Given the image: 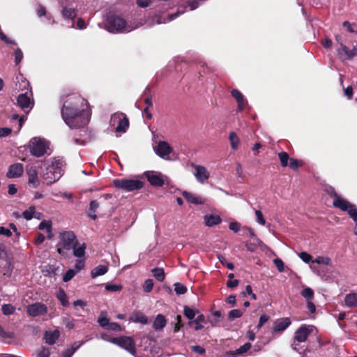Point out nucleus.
Listing matches in <instances>:
<instances>
[{
    "label": "nucleus",
    "instance_id": "6e6552de",
    "mask_svg": "<svg viewBox=\"0 0 357 357\" xmlns=\"http://www.w3.org/2000/svg\"><path fill=\"white\" fill-rule=\"evenodd\" d=\"M315 327L312 325H302L294 333V343L292 344L293 349L297 351L296 342L301 343L307 340L309 335L312 333Z\"/></svg>",
    "mask_w": 357,
    "mask_h": 357
},
{
    "label": "nucleus",
    "instance_id": "49530a36",
    "mask_svg": "<svg viewBox=\"0 0 357 357\" xmlns=\"http://www.w3.org/2000/svg\"><path fill=\"white\" fill-rule=\"evenodd\" d=\"M174 291L176 294L181 295L187 291V288L183 284L177 282L174 284Z\"/></svg>",
    "mask_w": 357,
    "mask_h": 357
},
{
    "label": "nucleus",
    "instance_id": "c03bdc74",
    "mask_svg": "<svg viewBox=\"0 0 357 357\" xmlns=\"http://www.w3.org/2000/svg\"><path fill=\"white\" fill-rule=\"evenodd\" d=\"M2 312L5 315H10L14 313L15 307L10 304H4L2 305Z\"/></svg>",
    "mask_w": 357,
    "mask_h": 357
},
{
    "label": "nucleus",
    "instance_id": "2f4dec72",
    "mask_svg": "<svg viewBox=\"0 0 357 357\" xmlns=\"http://www.w3.org/2000/svg\"><path fill=\"white\" fill-rule=\"evenodd\" d=\"M229 139L230 142L231 147L233 150H236L238 148L240 143L239 138L236 132H231L229 133Z\"/></svg>",
    "mask_w": 357,
    "mask_h": 357
},
{
    "label": "nucleus",
    "instance_id": "bf43d9fd",
    "mask_svg": "<svg viewBox=\"0 0 357 357\" xmlns=\"http://www.w3.org/2000/svg\"><path fill=\"white\" fill-rule=\"evenodd\" d=\"M273 262H274L275 265L276 266L279 272L282 273L284 271V264L280 259L276 258L274 259Z\"/></svg>",
    "mask_w": 357,
    "mask_h": 357
},
{
    "label": "nucleus",
    "instance_id": "f03ea898",
    "mask_svg": "<svg viewBox=\"0 0 357 357\" xmlns=\"http://www.w3.org/2000/svg\"><path fill=\"white\" fill-rule=\"evenodd\" d=\"M65 162L59 158H54L43 173V178L47 184L51 185L58 181L63 174Z\"/></svg>",
    "mask_w": 357,
    "mask_h": 357
},
{
    "label": "nucleus",
    "instance_id": "f704fd0d",
    "mask_svg": "<svg viewBox=\"0 0 357 357\" xmlns=\"http://www.w3.org/2000/svg\"><path fill=\"white\" fill-rule=\"evenodd\" d=\"M215 71V69L214 67L208 66L203 63L200 64L199 68L198 69V74L199 77H202L203 75L207 74L208 73H214Z\"/></svg>",
    "mask_w": 357,
    "mask_h": 357
},
{
    "label": "nucleus",
    "instance_id": "6e6d98bb",
    "mask_svg": "<svg viewBox=\"0 0 357 357\" xmlns=\"http://www.w3.org/2000/svg\"><path fill=\"white\" fill-rule=\"evenodd\" d=\"M106 329L113 331H122L121 326L116 322H109Z\"/></svg>",
    "mask_w": 357,
    "mask_h": 357
},
{
    "label": "nucleus",
    "instance_id": "b1692460",
    "mask_svg": "<svg viewBox=\"0 0 357 357\" xmlns=\"http://www.w3.org/2000/svg\"><path fill=\"white\" fill-rule=\"evenodd\" d=\"M222 220L219 215H206L204 216V222L208 227H213L221 223Z\"/></svg>",
    "mask_w": 357,
    "mask_h": 357
},
{
    "label": "nucleus",
    "instance_id": "6ab92c4d",
    "mask_svg": "<svg viewBox=\"0 0 357 357\" xmlns=\"http://www.w3.org/2000/svg\"><path fill=\"white\" fill-rule=\"evenodd\" d=\"M182 195L188 202L195 205L204 204L205 202V199L202 197L187 191H183Z\"/></svg>",
    "mask_w": 357,
    "mask_h": 357
},
{
    "label": "nucleus",
    "instance_id": "052dcab7",
    "mask_svg": "<svg viewBox=\"0 0 357 357\" xmlns=\"http://www.w3.org/2000/svg\"><path fill=\"white\" fill-rule=\"evenodd\" d=\"M255 215L257 222L261 225H264L266 224V220L264 219L262 213L259 210H256Z\"/></svg>",
    "mask_w": 357,
    "mask_h": 357
},
{
    "label": "nucleus",
    "instance_id": "72a5a7b5",
    "mask_svg": "<svg viewBox=\"0 0 357 357\" xmlns=\"http://www.w3.org/2000/svg\"><path fill=\"white\" fill-rule=\"evenodd\" d=\"M221 317V312L218 310L212 313V317L210 318L209 321L213 327H215L219 325Z\"/></svg>",
    "mask_w": 357,
    "mask_h": 357
},
{
    "label": "nucleus",
    "instance_id": "ea45409f",
    "mask_svg": "<svg viewBox=\"0 0 357 357\" xmlns=\"http://www.w3.org/2000/svg\"><path fill=\"white\" fill-rule=\"evenodd\" d=\"M312 263H316L318 264H324L327 266L331 265V259L328 257L319 256L312 261Z\"/></svg>",
    "mask_w": 357,
    "mask_h": 357
},
{
    "label": "nucleus",
    "instance_id": "f3484780",
    "mask_svg": "<svg viewBox=\"0 0 357 357\" xmlns=\"http://www.w3.org/2000/svg\"><path fill=\"white\" fill-rule=\"evenodd\" d=\"M23 172V165L21 163H15L9 167L7 176L8 178H17L22 175Z\"/></svg>",
    "mask_w": 357,
    "mask_h": 357
},
{
    "label": "nucleus",
    "instance_id": "473e14b6",
    "mask_svg": "<svg viewBox=\"0 0 357 357\" xmlns=\"http://www.w3.org/2000/svg\"><path fill=\"white\" fill-rule=\"evenodd\" d=\"M151 272L157 280H158L159 282L164 281L165 278V274L163 268H155L151 270Z\"/></svg>",
    "mask_w": 357,
    "mask_h": 357
},
{
    "label": "nucleus",
    "instance_id": "3c124183",
    "mask_svg": "<svg viewBox=\"0 0 357 357\" xmlns=\"http://www.w3.org/2000/svg\"><path fill=\"white\" fill-rule=\"evenodd\" d=\"M153 287V282L151 279L146 280L143 285L144 291L149 293L152 291Z\"/></svg>",
    "mask_w": 357,
    "mask_h": 357
},
{
    "label": "nucleus",
    "instance_id": "0eeeda50",
    "mask_svg": "<svg viewBox=\"0 0 357 357\" xmlns=\"http://www.w3.org/2000/svg\"><path fill=\"white\" fill-rule=\"evenodd\" d=\"M109 124L116 132H126L129 127V120L124 113L118 112L111 116Z\"/></svg>",
    "mask_w": 357,
    "mask_h": 357
},
{
    "label": "nucleus",
    "instance_id": "a211bd4d",
    "mask_svg": "<svg viewBox=\"0 0 357 357\" xmlns=\"http://www.w3.org/2000/svg\"><path fill=\"white\" fill-rule=\"evenodd\" d=\"M289 318H282L277 319L273 324V331L275 333L282 332L291 324Z\"/></svg>",
    "mask_w": 357,
    "mask_h": 357
},
{
    "label": "nucleus",
    "instance_id": "4be33fe9",
    "mask_svg": "<svg viewBox=\"0 0 357 357\" xmlns=\"http://www.w3.org/2000/svg\"><path fill=\"white\" fill-rule=\"evenodd\" d=\"M60 333L58 330L53 331H47L45 333V340L46 343L49 344H53L56 342V340L59 338Z\"/></svg>",
    "mask_w": 357,
    "mask_h": 357
},
{
    "label": "nucleus",
    "instance_id": "aec40b11",
    "mask_svg": "<svg viewBox=\"0 0 357 357\" xmlns=\"http://www.w3.org/2000/svg\"><path fill=\"white\" fill-rule=\"evenodd\" d=\"M231 95L238 103L237 112H241L248 105V101L240 91H231Z\"/></svg>",
    "mask_w": 357,
    "mask_h": 357
},
{
    "label": "nucleus",
    "instance_id": "1a4fd4ad",
    "mask_svg": "<svg viewBox=\"0 0 357 357\" xmlns=\"http://www.w3.org/2000/svg\"><path fill=\"white\" fill-rule=\"evenodd\" d=\"M109 342L126 349L133 356L136 354L135 342L130 337L121 336L119 337H114L112 338Z\"/></svg>",
    "mask_w": 357,
    "mask_h": 357
},
{
    "label": "nucleus",
    "instance_id": "338daca9",
    "mask_svg": "<svg viewBox=\"0 0 357 357\" xmlns=\"http://www.w3.org/2000/svg\"><path fill=\"white\" fill-rule=\"evenodd\" d=\"M12 132V129L10 128H0V138L8 136Z\"/></svg>",
    "mask_w": 357,
    "mask_h": 357
},
{
    "label": "nucleus",
    "instance_id": "f8f14e48",
    "mask_svg": "<svg viewBox=\"0 0 357 357\" xmlns=\"http://www.w3.org/2000/svg\"><path fill=\"white\" fill-rule=\"evenodd\" d=\"M148 181L153 186L161 187L164 185L167 177L160 172L148 171L144 173Z\"/></svg>",
    "mask_w": 357,
    "mask_h": 357
},
{
    "label": "nucleus",
    "instance_id": "c756f323",
    "mask_svg": "<svg viewBox=\"0 0 357 357\" xmlns=\"http://www.w3.org/2000/svg\"><path fill=\"white\" fill-rule=\"evenodd\" d=\"M205 321V317L203 314H199L195 320L190 321L189 325L195 324V330L199 331L204 328V326L201 323Z\"/></svg>",
    "mask_w": 357,
    "mask_h": 357
},
{
    "label": "nucleus",
    "instance_id": "20e7f679",
    "mask_svg": "<svg viewBox=\"0 0 357 357\" xmlns=\"http://www.w3.org/2000/svg\"><path fill=\"white\" fill-rule=\"evenodd\" d=\"M333 204L335 207L338 208L343 211L348 212L350 217L356 222L354 234L357 235V208L355 207V206L339 196H336V198L334 199Z\"/></svg>",
    "mask_w": 357,
    "mask_h": 357
},
{
    "label": "nucleus",
    "instance_id": "5fc2aeb1",
    "mask_svg": "<svg viewBox=\"0 0 357 357\" xmlns=\"http://www.w3.org/2000/svg\"><path fill=\"white\" fill-rule=\"evenodd\" d=\"M15 54V65L17 66L22 60V59H23V53H22V50L20 48H17L15 51V54Z\"/></svg>",
    "mask_w": 357,
    "mask_h": 357
},
{
    "label": "nucleus",
    "instance_id": "5701e85b",
    "mask_svg": "<svg viewBox=\"0 0 357 357\" xmlns=\"http://www.w3.org/2000/svg\"><path fill=\"white\" fill-rule=\"evenodd\" d=\"M62 17L66 20H74L77 17V11L75 8L65 6L61 11Z\"/></svg>",
    "mask_w": 357,
    "mask_h": 357
},
{
    "label": "nucleus",
    "instance_id": "13d9d810",
    "mask_svg": "<svg viewBox=\"0 0 357 357\" xmlns=\"http://www.w3.org/2000/svg\"><path fill=\"white\" fill-rule=\"evenodd\" d=\"M298 256L305 263H309L312 261V256L306 252H300Z\"/></svg>",
    "mask_w": 357,
    "mask_h": 357
},
{
    "label": "nucleus",
    "instance_id": "393cba45",
    "mask_svg": "<svg viewBox=\"0 0 357 357\" xmlns=\"http://www.w3.org/2000/svg\"><path fill=\"white\" fill-rule=\"evenodd\" d=\"M167 324V320L165 317L161 314H159L156 316L153 323V328L156 330H162Z\"/></svg>",
    "mask_w": 357,
    "mask_h": 357
},
{
    "label": "nucleus",
    "instance_id": "f257e3e1",
    "mask_svg": "<svg viewBox=\"0 0 357 357\" xmlns=\"http://www.w3.org/2000/svg\"><path fill=\"white\" fill-rule=\"evenodd\" d=\"M61 116L70 128L86 126L91 119V110L86 100L77 93L67 91L61 96Z\"/></svg>",
    "mask_w": 357,
    "mask_h": 357
},
{
    "label": "nucleus",
    "instance_id": "a19ab883",
    "mask_svg": "<svg viewBox=\"0 0 357 357\" xmlns=\"http://www.w3.org/2000/svg\"><path fill=\"white\" fill-rule=\"evenodd\" d=\"M86 245L85 243H82L78 248H76V245L73 248V255L77 257H82L85 254Z\"/></svg>",
    "mask_w": 357,
    "mask_h": 357
},
{
    "label": "nucleus",
    "instance_id": "412c9836",
    "mask_svg": "<svg viewBox=\"0 0 357 357\" xmlns=\"http://www.w3.org/2000/svg\"><path fill=\"white\" fill-rule=\"evenodd\" d=\"M341 50L344 54L345 59H351L357 56V44L354 45L352 50H349L347 46L341 43Z\"/></svg>",
    "mask_w": 357,
    "mask_h": 357
},
{
    "label": "nucleus",
    "instance_id": "4468645a",
    "mask_svg": "<svg viewBox=\"0 0 357 357\" xmlns=\"http://www.w3.org/2000/svg\"><path fill=\"white\" fill-rule=\"evenodd\" d=\"M47 307L45 304L36 303L27 307V312L31 317H36L46 314Z\"/></svg>",
    "mask_w": 357,
    "mask_h": 357
},
{
    "label": "nucleus",
    "instance_id": "39448f33",
    "mask_svg": "<svg viewBox=\"0 0 357 357\" xmlns=\"http://www.w3.org/2000/svg\"><path fill=\"white\" fill-rule=\"evenodd\" d=\"M107 29L110 33L129 32L132 30L130 26H126V22L122 17L112 15L107 18Z\"/></svg>",
    "mask_w": 357,
    "mask_h": 357
},
{
    "label": "nucleus",
    "instance_id": "a18cd8bd",
    "mask_svg": "<svg viewBox=\"0 0 357 357\" xmlns=\"http://www.w3.org/2000/svg\"><path fill=\"white\" fill-rule=\"evenodd\" d=\"M303 165V162L301 160L290 158L288 163V166L294 170H296L300 166Z\"/></svg>",
    "mask_w": 357,
    "mask_h": 357
},
{
    "label": "nucleus",
    "instance_id": "8fccbe9b",
    "mask_svg": "<svg viewBox=\"0 0 357 357\" xmlns=\"http://www.w3.org/2000/svg\"><path fill=\"white\" fill-rule=\"evenodd\" d=\"M63 324L66 326L68 329H72L74 328V319L70 317H64L62 319Z\"/></svg>",
    "mask_w": 357,
    "mask_h": 357
},
{
    "label": "nucleus",
    "instance_id": "c85d7f7f",
    "mask_svg": "<svg viewBox=\"0 0 357 357\" xmlns=\"http://www.w3.org/2000/svg\"><path fill=\"white\" fill-rule=\"evenodd\" d=\"M107 271L108 268L107 266L99 265L91 271V275L93 278H96L98 276L103 275Z\"/></svg>",
    "mask_w": 357,
    "mask_h": 357
},
{
    "label": "nucleus",
    "instance_id": "9b49d317",
    "mask_svg": "<svg viewBox=\"0 0 357 357\" xmlns=\"http://www.w3.org/2000/svg\"><path fill=\"white\" fill-rule=\"evenodd\" d=\"M17 105L24 111H30L34 105L32 91H27L17 96Z\"/></svg>",
    "mask_w": 357,
    "mask_h": 357
},
{
    "label": "nucleus",
    "instance_id": "4c0bfd02",
    "mask_svg": "<svg viewBox=\"0 0 357 357\" xmlns=\"http://www.w3.org/2000/svg\"><path fill=\"white\" fill-rule=\"evenodd\" d=\"M98 322L100 324V326L106 329L109 324V319L106 317V312H101L100 315L99 316L98 319Z\"/></svg>",
    "mask_w": 357,
    "mask_h": 357
},
{
    "label": "nucleus",
    "instance_id": "ddd939ff",
    "mask_svg": "<svg viewBox=\"0 0 357 357\" xmlns=\"http://www.w3.org/2000/svg\"><path fill=\"white\" fill-rule=\"evenodd\" d=\"M153 150L159 157L165 160L169 159V155L173 151L170 145L165 141H160L158 144L153 147Z\"/></svg>",
    "mask_w": 357,
    "mask_h": 357
},
{
    "label": "nucleus",
    "instance_id": "37998d69",
    "mask_svg": "<svg viewBox=\"0 0 357 357\" xmlns=\"http://www.w3.org/2000/svg\"><path fill=\"white\" fill-rule=\"evenodd\" d=\"M301 294L303 297H304L307 301H310L314 296V291L310 287H305Z\"/></svg>",
    "mask_w": 357,
    "mask_h": 357
},
{
    "label": "nucleus",
    "instance_id": "69168bd1",
    "mask_svg": "<svg viewBox=\"0 0 357 357\" xmlns=\"http://www.w3.org/2000/svg\"><path fill=\"white\" fill-rule=\"evenodd\" d=\"M36 13L38 17L45 16L47 15L46 8L40 4L37 8Z\"/></svg>",
    "mask_w": 357,
    "mask_h": 357
},
{
    "label": "nucleus",
    "instance_id": "7c9ffc66",
    "mask_svg": "<svg viewBox=\"0 0 357 357\" xmlns=\"http://www.w3.org/2000/svg\"><path fill=\"white\" fill-rule=\"evenodd\" d=\"M16 85L18 86V89H29L30 87L29 82L22 75L17 77Z\"/></svg>",
    "mask_w": 357,
    "mask_h": 357
},
{
    "label": "nucleus",
    "instance_id": "dca6fc26",
    "mask_svg": "<svg viewBox=\"0 0 357 357\" xmlns=\"http://www.w3.org/2000/svg\"><path fill=\"white\" fill-rule=\"evenodd\" d=\"M192 165L195 169L194 176H195L197 181L200 183H204L210 176V173L208 172V171L204 166L196 165L194 164H192Z\"/></svg>",
    "mask_w": 357,
    "mask_h": 357
},
{
    "label": "nucleus",
    "instance_id": "0e129e2a",
    "mask_svg": "<svg viewBox=\"0 0 357 357\" xmlns=\"http://www.w3.org/2000/svg\"><path fill=\"white\" fill-rule=\"evenodd\" d=\"M321 43L323 45V47L326 49H330L332 47L333 45L332 40L328 37H326L324 40H322Z\"/></svg>",
    "mask_w": 357,
    "mask_h": 357
},
{
    "label": "nucleus",
    "instance_id": "9d476101",
    "mask_svg": "<svg viewBox=\"0 0 357 357\" xmlns=\"http://www.w3.org/2000/svg\"><path fill=\"white\" fill-rule=\"evenodd\" d=\"M30 152L36 157L43 155L47 151V144L40 138L34 137L29 142Z\"/></svg>",
    "mask_w": 357,
    "mask_h": 357
},
{
    "label": "nucleus",
    "instance_id": "864d4df0",
    "mask_svg": "<svg viewBox=\"0 0 357 357\" xmlns=\"http://www.w3.org/2000/svg\"><path fill=\"white\" fill-rule=\"evenodd\" d=\"M39 229H46L47 232H51L52 224L50 221L43 220L42 221L39 226Z\"/></svg>",
    "mask_w": 357,
    "mask_h": 357
},
{
    "label": "nucleus",
    "instance_id": "603ef678",
    "mask_svg": "<svg viewBox=\"0 0 357 357\" xmlns=\"http://www.w3.org/2000/svg\"><path fill=\"white\" fill-rule=\"evenodd\" d=\"M77 273V272L74 269H69L67 271V272L64 274L63 277V280L64 282H68L70 281Z\"/></svg>",
    "mask_w": 357,
    "mask_h": 357
},
{
    "label": "nucleus",
    "instance_id": "bb28decb",
    "mask_svg": "<svg viewBox=\"0 0 357 357\" xmlns=\"http://www.w3.org/2000/svg\"><path fill=\"white\" fill-rule=\"evenodd\" d=\"M130 320L135 323H141L143 324H148L147 317L140 312H133L130 317Z\"/></svg>",
    "mask_w": 357,
    "mask_h": 357
},
{
    "label": "nucleus",
    "instance_id": "cd10ccee",
    "mask_svg": "<svg viewBox=\"0 0 357 357\" xmlns=\"http://www.w3.org/2000/svg\"><path fill=\"white\" fill-rule=\"evenodd\" d=\"M98 207L99 203L96 200H93L90 202L87 214L91 219L96 220L97 218L96 213Z\"/></svg>",
    "mask_w": 357,
    "mask_h": 357
},
{
    "label": "nucleus",
    "instance_id": "4d7b16f0",
    "mask_svg": "<svg viewBox=\"0 0 357 357\" xmlns=\"http://www.w3.org/2000/svg\"><path fill=\"white\" fill-rule=\"evenodd\" d=\"M251 347L250 343H245L243 346L240 347L236 351V354H243L248 351Z\"/></svg>",
    "mask_w": 357,
    "mask_h": 357
},
{
    "label": "nucleus",
    "instance_id": "de8ad7c7",
    "mask_svg": "<svg viewBox=\"0 0 357 357\" xmlns=\"http://www.w3.org/2000/svg\"><path fill=\"white\" fill-rule=\"evenodd\" d=\"M243 314V312H242L241 310H238V309H234V310H231L229 314H228V318L230 319V320H233L236 318H239L241 317Z\"/></svg>",
    "mask_w": 357,
    "mask_h": 357
},
{
    "label": "nucleus",
    "instance_id": "e2e57ef3",
    "mask_svg": "<svg viewBox=\"0 0 357 357\" xmlns=\"http://www.w3.org/2000/svg\"><path fill=\"white\" fill-rule=\"evenodd\" d=\"M190 349L193 352L197 353L200 355H203L206 352L205 349L199 345L191 346Z\"/></svg>",
    "mask_w": 357,
    "mask_h": 357
},
{
    "label": "nucleus",
    "instance_id": "a878e982",
    "mask_svg": "<svg viewBox=\"0 0 357 357\" xmlns=\"http://www.w3.org/2000/svg\"><path fill=\"white\" fill-rule=\"evenodd\" d=\"M345 305L349 307H357V293H350L344 297Z\"/></svg>",
    "mask_w": 357,
    "mask_h": 357
},
{
    "label": "nucleus",
    "instance_id": "c9c22d12",
    "mask_svg": "<svg viewBox=\"0 0 357 357\" xmlns=\"http://www.w3.org/2000/svg\"><path fill=\"white\" fill-rule=\"evenodd\" d=\"M197 313L198 311L197 310L190 308L188 306L184 307L183 314L190 321H192Z\"/></svg>",
    "mask_w": 357,
    "mask_h": 357
},
{
    "label": "nucleus",
    "instance_id": "79ce46f5",
    "mask_svg": "<svg viewBox=\"0 0 357 357\" xmlns=\"http://www.w3.org/2000/svg\"><path fill=\"white\" fill-rule=\"evenodd\" d=\"M56 296H57V298L60 301V302L61 303V304L63 305V306H67L68 305V297L65 293V291L62 289H60L57 294H56Z\"/></svg>",
    "mask_w": 357,
    "mask_h": 357
},
{
    "label": "nucleus",
    "instance_id": "774afa93",
    "mask_svg": "<svg viewBox=\"0 0 357 357\" xmlns=\"http://www.w3.org/2000/svg\"><path fill=\"white\" fill-rule=\"evenodd\" d=\"M50 352L48 349L42 348L40 349L37 354L38 357H49Z\"/></svg>",
    "mask_w": 357,
    "mask_h": 357
},
{
    "label": "nucleus",
    "instance_id": "7ed1b4c3",
    "mask_svg": "<svg viewBox=\"0 0 357 357\" xmlns=\"http://www.w3.org/2000/svg\"><path fill=\"white\" fill-rule=\"evenodd\" d=\"M60 241L56 245L57 252L62 256H66L67 252L74 248L77 241L73 231H63L59 234Z\"/></svg>",
    "mask_w": 357,
    "mask_h": 357
},
{
    "label": "nucleus",
    "instance_id": "09e8293b",
    "mask_svg": "<svg viewBox=\"0 0 357 357\" xmlns=\"http://www.w3.org/2000/svg\"><path fill=\"white\" fill-rule=\"evenodd\" d=\"M123 289L121 284H107L105 285V289L108 291H119Z\"/></svg>",
    "mask_w": 357,
    "mask_h": 357
},
{
    "label": "nucleus",
    "instance_id": "423d86ee",
    "mask_svg": "<svg viewBox=\"0 0 357 357\" xmlns=\"http://www.w3.org/2000/svg\"><path fill=\"white\" fill-rule=\"evenodd\" d=\"M113 183L116 188L127 192L137 190L144 186V182L139 179H115Z\"/></svg>",
    "mask_w": 357,
    "mask_h": 357
},
{
    "label": "nucleus",
    "instance_id": "680f3d73",
    "mask_svg": "<svg viewBox=\"0 0 357 357\" xmlns=\"http://www.w3.org/2000/svg\"><path fill=\"white\" fill-rule=\"evenodd\" d=\"M84 267V259H78L75 264L74 270L78 273Z\"/></svg>",
    "mask_w": 357,
    "mask_h": 357
},
{
    "label": "nucleus",
    "instance_id": "e433bc0d",
    "mask_svg": "<svg viewBox=\"0 0 357 357\" xmlns=\"http://www.w3.org/2000/svg\"><path fill=\"white\" fill-rule=\"evenodd\" d=\"M36 214V208L34 206H30L27 210L22 213V216L26 220H30L33 218H37Z\"/></svg>",
    "mask_w": 357,
    "mask_h": 357
},
{
    "label": "nucleus",
    "instance_id": "58836bf2",
    "mask_svg": "<svg viewBox=\"0 0 357 357\" xmlns=\"http://www.w3.org/2000/svg\"><path fill=\"white\" fill-rule=\"evenodd\" d=\"M278 158L280 159L281 166L286 167L288 166L289 160L290 159L287 153L282 151L278 153Z\"/></svg>",
    "mask_w": 357,
    "mask_h": 357
},
{
    "label": "nucleus",
    "instance_id": "2eb2a0df",
    "mask_svg": "<svg viewBox=\"0 0 357 357\" xmlns=\"http://www.w3.org/2000/svg\"><path fill=\"white\" fill-rule=\"evenodd\" d=\"M26 174L28 175V184L29 186L36 188L40 184V180L38 176V171L33 166L26 167Z\"/></svg>",
    "mask_w": 357,
    "mask_h": 357
}]
</instances>
